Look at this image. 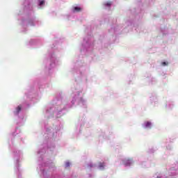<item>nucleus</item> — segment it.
Here are the masks:
<instances>
[{"instance_id":"obj_5","label":"nucleus","mask_w":178,"mask_h":178,"mask_svg":"<svg viewBox=\"0 0 178 178\" xmlns=\"http://www.w3.org/2000/svg\"><path fill=\"white\" fill-rule=\"evenodd\" d=\"M111 5H112V3L111 1H108L106 3V6H111Z\"/></svg>"},{"instance_id":"obj_7","label":"nucleus","mask_w":178,"mask_h":178,"mask_svg":"<svg viewBox=\"0 0 178 178\" xmlns=\"http://www.w3.org/2000/svg\"><path fill=\"white\" fill-rule=\"evenodd\" d=\"M44 3H45V1H41L40 2V6H42V5H44Z\"/></svg>"},{"instance_id":"obj_8","label":"nucleus","mask_w":178,"mask_h":178,"mask_svg":"<svg viewBox=\"0 0 178 178\" xmlns=\"http://www.w3.org/2000/svg\"><path fill=\"white\" fill-rule=\"evenodd\" d=\"M69 166H70V163L67 162V163H65V167H66V168H69Z\"/></svg>"},{"instance_id":"obj_9","label":"nucleus","mask_w":178,"mask_h":178,"mask_svg":"<svg viewBox=\"0 0 178 178\" xmlns=\"http://www.w3.org/2000/svg\"><path fill=\"white\" fill-rule=\"evenodd\" d=\"M99 166V168H104V166H105V165H104L103 163H101Z\"/></svg>"},{"instance_id":"obj_2","label":"nucleus","mask_w":178,"mask_h":178,"mask_svg":"<svg viewBox=\"0 0 178 178\" xmlns=\"http://www.w3.org/2000/svg\"><path fill=\"white\" fill-rule=\"evenodd\" d=\"M145 127L151 129V122H145Z\"/></svg>"},{"instance_id":"obj_1","label":"nucleus","mask_w":178,"mask_h":178,"mask_svg":"<svg viewBox=\"0 0 178 178\" xmlns=\"http://www.w3.org/2000/svg\"><path fill=\"white\" fill-rule=\"evenodd\" d=\"M82 8L81 7L75 6L73 8V12H81Z\"/></svg>"},{"instance_id":"obj_6","label":"nucleus","mask_w":178,"mask_h":178,"mask_svg":"<svg viewBox=\"0 0 178 178\" xmlns=\"http://www.w3.org/2000/svg\"><path fill=\"white\" fill-rule=\"evenodd\" d=\"M162 66H168V63L167 62H163L161 63Z\"/></svg>"},{"instance_id":"obj_3","label":"nucleus","mask_w":178,"mask_h":178,"mask_svg":"<svg viewBox=\"0 0 178 178\" xmlns=\"http://www.w3.org/2000/svg\"><path fill=\"white\" fill-rule=\"evenodd\" d=\"M20 111H22V106H18L17 107V113H19V112H20Z\"/></svg>"},{"instance_id":"obj_4","label":"nucleus","mask_w":178,"mask_h":178,"mask_svg":"<svg viewBox=\"0 0 178 178\" xmlns=\"http://www.w3.org/2000/svg\"><path fill=\"white\" fill-rule=\"evenodd\" d=\"M131 163V161L130 160H128L127 162H124L125 166H129Z\"/></svg>"}]
</instances>
